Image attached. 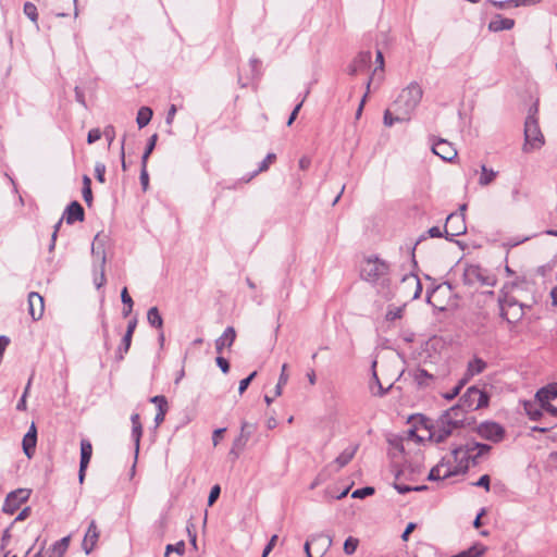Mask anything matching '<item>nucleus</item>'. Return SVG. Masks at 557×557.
Returning a JSON list of instances; mask_svg holds the SVG:
<instances>
[{
	"instance_id": "f257e3e1",
	"label": "nucleus",
	"mask_w": 557,
	"mask_h": 557,
	"mask_svg": "<svg viewBox=\"0 0 557 557\" xmlns=\"http://www.w3.org/2000/svg\"><path fill=\"white\" fill-rule=\"evenodd\" d=\"M361 278L372 284L377 294L391 300L395 293L391 287L389 264L379 257H368L363 260L360 270Z\"/></svg>"
},
{
	"instance_id": "f03ea898",
	"label": "nucleus",
	"mask_w": 557,
	"mask_h": 557,
	"mask_svg": "<svg viewBox=\"0 0 557 557\" xmlns=\"http://www.w3.org/2000/svg\"><path fill=\"white\" fill-rule=\"evenodd\" d=\"M468 410L460 403L446 410L437 420L436 425L431 432V437L435 442H444L455 429L462 428L467 421Z\"/></svg>"
},
{
	"instance_id": "7ed1b4c3",
	"label": "nucleus",
	"mask_w": 557,
	"mask_h": 557,
	"mask_svg": "<svg viewBox=\"0 0 557 557\" xmlns=\"http://www.w3.org/2000/svg\"><path fill=\"white\" fill-rule=\"evenodd\" d=\"M422 95V88L417 83H410L406 88H404L393 104L396 113L395 120L409 121L411 114L419 106Z\"/></svg>"
},
{
	"instance_id": "20e7f679",
	"label": "nucleus",
	"mask_w": 557,
	"mask_h": 557,
	"mask_svg": "<svg viewBox=\"0 0 557 557\" xmlns=\"http://www.w3.org/2000/svg\"><path fill=\"white\" fill-rule=\"evenodd\" d=\"M490 449V445L476 442L467 443L465 446L454 448L451 451V465L456 475L465 473L469 468L470 460L476 463L478 459L487 454Z\"/></svg>"
},
{
	"instance_id": "39448f33",
	"label": "nucleus",
	"mask_w": 557,
	"mask_h": 557,
	"mask_svg": "<svg viewBox=\"0 0 557 557\" xmlns=\"http://www.w3.org/2000/svg\"><path fill=\"white\" fill-rule=\"evenodd\" d=\"M536 112H537V107L534 106V108H532L530 110V113L525 119V123H524V140H525V143L523 145L524 152H530L533 149H540L545 143L544 136L539 126V121L535 116Z\"/></svg>"
},
{
	"instance_id": "423d86ee",
	"label": "nucleus",
	"mask_w": 557,
	"mask_h": 557,
	"mask_svg": "<svg viewBox=\"0 0 557 557\" xmlns=\"http://www.w3.org/2000/svg\"><path fill=\"white\" fill-rule=\"evenodd\" d=\"M462 281L469 287L479 288L494 286L496 277L488 270L478 264H468L463 269Z\"/></svg>"
},
{
	"instance_id": "0eeeda50",
	"label": "nucleus",
	"mask_w": 557,
	"mask_h": 557,
	"mask_svg": "<svg viewBox=\"0 0 557 557\" xmlns=\"http://www.w3.org/2000/svg\"><path fill=\"white\" fill-rule=\"evenodd\" d=\"M498 305L502 318L510 324L519 322L524 315V309L530 308L529 305L519 301V299L511 295H505L503 298L499 297Z\"/></svg>"
},
{
	"instance_id": "6e6552de",
	"label": "nucleus",
	"mask_w": 557,
	"mask_h": 557,
	"mask_svg": "<svg viewBox=\"0 0 557 557\" xmlns=\"http://www.w3.org/2000/svg\"><path fill=\"white\" fill-rule=\"evenodd\" d=\"M488 394L476 386L469 387L459 399L461 406H463L468 411L484 408L488 405Z\"/></svg>"
},
{
	"instance_id": "1a4fd4ad",
	"label": "nucleus",
	"mask_w": 557,
	"mask_h": 557,
	"mask_svg": "<svg viewBox=\"0 0 557 557\" xmlns=\"http://www.w3.org/2000/svg\"><path fill=\"white\" fill-rule=\"evenodd\" d=\"M467 231L465 216L462 213H450L445 223L444 232L446 238L453 240V237L460 236Z\"/></svg>"
},
{
	"instance_id": "9d476101",
	"label": "nucleus",
	"mask_w": 557,
	"mask_h": 557,
	"mask_svg": "<svg viewBox=\"0 0 557 557\" xmlns=\"http://www.w3.org/2000/svg\"><path fill=\"white\" fill-rule=\"evenodd\" d=\"M397 290L406 294L410 300H414L419 298L422 293V284L417 275L409 274L403 277Z\"/></svg>"
},
{
	"instance_id": "9b49d317",
	"label": "nucleus",
	"mask_w": 557,
	"mask_h": 557,
	"mask_svg": "<svg viewBox=\"0 0 557 557\" xmlns=\"http://www.w3.org/2000/svg\"><path fill=\"white\" fill-rule=\"evenodd\" d=\"M28 497L29 491L24 488H18L9 493L3 504V512L13 515L20 506L28 499Z\"/></svg>"
},
{
	"instance_id": "f8f14e48",
	"label": "nucleus",
	"mask_w": 557,
	"mask_h": 557,
	"mask_svg": "<svg viewBox=\"0 0 557 557\" xmlns=\"http://www.w3.org/2000/svg\"><path fill=\"white\" fill-rule=\"evenodd\" d=\"M478 434L485 440L499 442L503 440L505 431L496 422H483L478 426Z\"/></svg>"
},
{
	"instance_id": "ddd939ff",
	"label": "nucleus",
	"mask_w": 557,
	"mask_h": 557,
	"mask_svg": "<svg viewBox=\"0 0 557 557\" xmlns=\"http://www.w3.org/2000/svg\"><path fill=\"white\" fill-rule=\"evenodd\" d=\"M107 236L102 234H97L91 244V253L94 257V268H103L106 265V244Z\"/></svg>"
},
{
	"instance_id": "4468645a",
	"label": "nucleus",
	"mask_w": 557,
	"mask_h": 557,
	"mask_svg": "<svg viewBox=\"0 0 557 557\" xmlns=\"http://www.w3.org/2000/svg\"><path fill=\"white\" fill-rule=\"evenodd\" d=\"M432 151L445 161H453L457 157V150L453 144L443 138L432 143Z\"/></svg>"
},
{
	"instance_id": "2eb2a0df",
	"label": "nucleus",
	"mask_w": 557,
	"mask_h": 557,
	"mask_svg": "<svg viewBox=\"0 0 557 557\" xmlns=\"http://www.w3.org/2000/svg\"><path fill=\"white\" fill-rule=\"evenodd\" d=\"M456 475V471L453 470L450 459H443L438 465L433 467L428 475V480L437 481L444 480Z\"/></svg>"
},
{
	"instance_id": "dca6fc26",
	"label": "nucleus",
	"mask_w": 557,
	"mask_h": 557,
	"mask_svg": "<svg viewBox=\"0 0 557 557\" xmlns=\"http://www.w3.org/2000/svg\"><path fill=\"white\" fill-rule=\"evenodd\" d=\"M99 536L100 532L98 530L97 523L95 520H91L82 543V548L86 555H89L94 550Z\"/></svg>"
},
{
	"instance_id": "f3484780",
	"label": "nucleus",
	"mask_w": 557,
	"mask_h": 557,
	"mask_svg": "<svg viewBox=\"0 0 557 557\" xmlns=\"http://www.w3.org/2000/svg\"><path fill=\"white\" fill-rule=\"evenodd\" d=\"M372 55L370 51L360 52L348 66V74L356 76L359 73L364 72L369 67Z\"/></svg>"
},
{
	"instance_id": "a211bd4d",
	"label": "nucleus",
	"mask_w": 557,
	"mask_h": 557,
	"mask_svg": "<svg viewBox=\"0 0 557 557\" xmlns=\"http://www.w3.org/2000/svg\"><path fill=\"white\" fill-rule=\"evenodd\" d=\"M28 311L33 320H39L45 311L44 298L36 292L28 294Z\"/></svg>"
},
{
	"instance_id": "6ab92c4d",
	"label": "nucleus",
	"mask_w": 557,
	"mask_h": 557,
	"mask_svg": "<svg viewBox=\"0 0 557 557\" xmlns=\"http://www.w3.org/2000/svg\"><path fill=\"white\" fill-rule=\"evenodd\" d=\"M67 224H73L75 221H83L85 216L84 208L78 201H72L63 213Z\"/></svg>"
},
{
	"instance_id": "aec40b11",
	"label": "nucleus",
	"mask_w": 557,
	"mask_h": 557,
	"mask_svg": "<svg viewBox=\"0 0 557 557\" xmlns=\"http://www.w3.org/2000/svg\"><path fill=\"white\" fill-rule=\"evenodd\" d=\"M311 542L314 546V557H323L332 545V537L326 534L312 535Z\"/></svg>"
},
{
	"instance_id": "412c9836",
	"label": "nucleus",
	"mask_w": 557,
	"mask_h": 557,
	"mask_svg": "<svg viewBox=\"0 0 557 557\" xmlns=\"http://www.w3.org/2000/svg\"><path fill=\"white\" fill-rule=\"evenodd\" d=\"M236 338V332L233 326H227L223 334L215 341V350L222 354L224 347H231Z\"/></svg>"
},
{
	"instance_id": "4be33fe9",
	"label": "nucleus",
	"mask_w": 557,
	"mask_h": 557,
	"mask_svg": "<svg viewBox=\"0 0 557 557\" xmlns=\"http://www.w3.org/2000/svg\"><path fill=\"white\" fill-rule=\"evenodd\" d=\"M515 26V21L509 17H503L502 15H495L488 23V29L491 32L509 30Z\"/></svg>"
},
{
	"instance_id": "5701e85b",
	"label": "nucleus",
	"mask_w": 557,
	"mask_h": 557,
	"mask_svg": "<svg viewBox=\"0 0 557 557\" xmlns=\"http://www.w3.org/2000/svg\"><path fill=\"white\" fill-rule=\"evenodd\" d=\"M131 421H132V437L135 442V447H136V455L138 454V449H139V443H140V437H141V434H143V426H141V423H140V417L138 413H133L132 417H131Z\"/></svg>"
},
{
	"instance_id": "b1692460",
	"label": "nucleus",
	"mask_w": 557,
	"mask_h": 557,
	"mask_svg": "<svg viewBox=\"0 0 557 557\" xmlns=\"http://www.w3.org/2000/svg\"><path fill=\"white\" fill-rule=\"evenodd\" d=\"M376 366V361L372 362V369H374ZM392 387L389 385L387 388H384L383 385L380 382V379L375 372V370L372 371V380L370 382V391L375 396H384L388 389Z\"/></svg>"
},
{
	"instance_id": "393cba45",
	"label": "nucleus",
	"mask_w": 557,
	"mask_h": 557,
	"mask_svg": "<svg viewBox=\"0 0 557 557\" xmlns=\"http://www.w3.org/2000/svg\"><path fill=\"white\" fill-rule=\"evenodd\" d=\"M92 446L88 440L81 441V462L83 469H87L88 463L91 459Z\"/></svg>"
},
{
	"instance_id": "a878e982",
	"label": "nucleus",
	"mask_w": 557,
	"mask_h": 557,
	"mask_svg": "<svg viewBox=\"0 0 557 557\" xmlns=\"http://www.w3.org/2000/svg\"><path fill=\"white\" fill-rule=\"evenodd\" d=\"M557 398V383L549 384L540 388L535 394L536 400H546Z\"/></svg>"
},
{
	"instance_id": "bb28decb",
	"label": "nucleus",
	"mask_w": 557,
	"mask_h": 557,
	"mask_svg": "<svg viewBox=\"0 0 557 557\" xmlns=\"http://www.w3.org/2000/svg\"><path fill=\"white\" fill-rule=\"evenodd\" d=\"M358 446H351L344 449L341 455L335 459V463L337 465V469L345 467L350 460L354 458Z\"/></svg>"
},
{
	"instance_id": "cd10ccee",
	"label": "nucleus",
	"mask_w": 557,
	"mask_h": 557,
	"mask_svg": "<svg viewBox=\"0 0 557 557\" xmlns=\"http://www.w3.org/2000/svg\"><path fill=\"white\" fill-rule=\"evenodd\" d=\"M486 368V362L480 358H474L468 363L467 375L473 376L482 373Z\"/></svg>"
},
{
	"instance_id": "c85d7f7f",
	"label": "nucleus",
	"mask_w": 557,
	"mask_h": 557,
	"mask_svg": "<svg viewBox=\"0 0 557 557\" xmlns=\"http://www.w3.org/2000/svg\"><path fill=\"white\" fill-rule=\"evenodd\" d=\"M152 110L149 107H141L138 110L136 122L139 128L145 127L149 124L152 117Z\"/></svg>"
},
{
	"instance_id": "c756f323",
	"label": "nucleus",
	"mask_w": 557,
	"mask_h": 557,
	"mask_svg": "<svg viewBox=\"0 0 557 557\" xmlns=\"http://www.w3.org/2000/svg\"><path fill=\"white\" fill-rule=\"evenodd\" d=\"M147 320H148V323L156 329H161L163 325V319H162L157 307H151L148 310Z\"/></svg>"
},
{
	"instance_id": "7c9ffc66",
	"label": "nucleus",
	"mask_w": 557,
	"mask_h": 557,
	"mask_svg": "<svg viewBox=\"0 0 557 557\" xmlns=\"http://www.w3.org/2000/svg\"><path fill=\"white\" fill-rule=\"evenodd\" d=\"M410 468V471L413 473L416 472V469H413L411 467V465H408V466H405L403 470H400L397 474H396V481H398L400 479L401 475H404L405 471L407 469ZM417 471L419 472V469H417ZM394 487L397 490V492L399 494H406L408 492H411L412 491V486H409V485H406V484H403V483H399V482H395L394 483Z\"/></svg>"
},
{
	"instance_id": "2f4dec72",
	"label": "nucleus",
	"mask_w": 557,
	"mask_h": 557,
	"mask_svg": "<svg viewBox=\"0 0 557 557\" xmlns=\"http://www.w3.org/2000/svg\"><path fill=\"white\" fill-rule=\"evenodd\" d=\"M37 444V437H34L32 435H24L23 437V451L28 457L32 458L35 454V448Z\"/></svg>"
},
{
	"instance_id": "473e14b6",
	"label": "nucleus",
	"mask_w": 557,
	"mask_h": 557,
	"mask_svg": "<svg viewBox=\"0 0 557 557\" xmlns=\"http://www.w3.org/2000/svg\"><path fill=\"white\" fill-rule=\"evenodd\" d=\"M497 176V172L492 170V169H487L484 164L481 166V176L479 178V184L481 186H487L490 185L494 180L495 177Z\"/></svg>"
},
{
	"instance_id": "72a5a7b5",
	"label": "nucleus",
	"mask_w": 557,
	"mask_h": 557,
	"mask_svg": "<svg viewBox=\"0 0 557 557\" xmlns=\"http://www.w3.org/2000/svg\"><path fill=\"white\" fill-rule=\"evenodd\" d=\"M70 536L62 537L53 544L52 554L54 557H63L69 548Z\"/></svg>"
},
{
	"instance_id": "f704fd0d",
	"label": "nucleus",
	"mask_w": 557,
	"mask_h": 557,
	"mask_svg": "<svg viewBox=\"0 0 557 557\" xmlns=\"http://www.w3.org/2000/svg\"><path fill=\"white\" fill-rule=\"evenodd\" d=\"M132 338H133V336L124 334V336L121 341V344L119 345V347L116 349V358L119 360H123L124 355L127 354V351L129 350V347L132 344Z\"/></svg>"
},
{
	"instance_id": "c9c22d12",
	"label": "nucleus",
	"mask_w": 557,
	"mask_h": 557,
	"mask_svg": "<svg viewBox=\"0 0 557 557\" xmlns=\"http://www.w3.org/2000/svg\"><path fill=\"white\" fill-rule=\"evenodd\" d=\"M276 159L275 153H268V156L264 158V160L260 163L259 169L255 171L252 174H250L247 178H245V182H249L252 180L258 173L267 171L269 169V165Z\"/></svg>"
},
{
	"instance_id": "e433bc0d",
	"label": "nucleus",
	"mask_w": 557,
	"mask_h": 557,
	"mask_svg": "<svg viewBox=\"0 0 557 557\" xmlns=\"http://www.w3.org/2000/svg\"><path fill=\"white\" fill-rule=\"evenodd\" d=\"M157 140H158V135L157 134H153L149 138L147 147L145 149V152H144V154L141 157V165L147 166L148 158L152 153V151H153V149L156 147Z\"/></svg>"
},
{
	"instance_id": "4c0bfd02",
	"label": "nucleus",
	"mask_w": 557,
	"mask_h": 557,
	"mask_svg": "<svg viewBox=\"0 0 557 557\" xmlns=\"http://www.w3.org/2000/svg\"><path fill=\"white\" fill-rule=\"evenodd\" d=\"M287 370V364L284 363L282 366V371H281V374H280V377H278V382L275 386V394H274V397H277L282 394V388L283 386L287 383L288 381V374L286 372Z\"/></svg>"
},
{
	"instance_id": "58836bf2",
	"label": "nucleus",
	"mask_w": 557,
	"mask_h": 557,
	"mask_svg": "<svg viewBox=\"0 0 557 557\" xmlns=\"http://www.w3.org/2000/svg\"><path fill=\"white\" fill-rule=\"evenodd\" d=\"M359 545V540L352 536H349L344 542V552L346 555H352Z\"/></svg>"
},
{
	"instance_id": "ea45409f",
	"label": "nucleus",
	"mask_w": 557,
	"mask_h": 557,
	"mask_svg": "<svg viewBox=\"0 0 557 557\" xmlns=\"http://www.w3.org/2000/svg\"><path fill=\"white\" fill-rule=\"evenodd\" d=\"M374 492H375L374 487H372V486H364V487L355 490L352 492V494H351V497H354V498H364L367 496L373 495Z\"/></svg>"
},
{
	"instance_id": "a19ab883",
	"label": "nucleus",
	"mask_w": 557,
	"mask_h": 557,
	"mask_svg": "<svg viewBox=\"0 0 557 557\" xmlns=\"http://www.w3.org/2000/svg\"><path fill=\"white\" fill-rule=\"evenodd\" d=\"M256 425L252 423H249L247 421L242 422L240 426V435L242 437H245L247 441L250 438L251 434L255 432Z\"/></svg>"
},
{
	"instance_id": "79ce46f5",
	"label": "nucleus",
	"mask_w": 557,
	"mask_h": 557,
	"mask_svg": "<svg viewBox=\"0 0 557 557\" xmlns=\"http://www.w3.org/2000/svg\"><path fill=\"white\" fill-rule=\"evenodd\" d=\"M552 399H546V400H536L539 404H540V407L542 410L548 412L549 414H552L553 417H556L557 418V407L553 406L549 401Z\"/></svg>"
},
{
	"instance_id": "37998d69",
	"label": "nucleus",
	"mask_w": 557,
	"mask_h": 557,
	"mask_svg": "<svg viewBox=\"0 0 557 557\" xmlns=\"http://www.w3.org/2000/svg\"><path fill=\"white\" fill-rule=\"evenodd\" d=\"M24 13L27 17H29L33 22L37 21L38 14H37V8L35 4L30 2H26L24 4Z\"/></svg>"
},
{
	"instance_id": "c03bdc74",
	"label": "nucleus",
	"mask_w": 557,
	"mask_h": 557,
	"mask_svg": "<svg viewBox=\"0 0 557 557\" xmlns=\"http://www.w3.org/2000/svg\"><path fill=\"white\" fill-rule=\"evenodd\" d=\"M165 549H166V556H169V554L172 552H175L178 555H183L185 552V542L180 541L176 544H169V545H166Z\"/></svg>"
},
{
	"instance_id": "a18cd8bd",
	"label": "nucleus",
	"mask_w": 557,
	"mask_h": 557,
	"mask_svg": "<svg viewBox=\"0 0 557 557\" xmlns=\"http://www.w3.org/2000/svg\"><path fill=\"white\" fill-rule=\"evenodd\" d=\"M416 380L419 385H429L428 380H433V375L429 374L425 370L420 369L416 374Z\"/></svg>"
},
{
	"instance_id": "49530a36",
	"label": "nucleus",
	"mask_w": 557,
	"mask_h": 557,
	"mask_svg": "<svg viewBox=\"0 0 557 557\" xmlns=\"http://www.w3.org/2000/svg\"><path fill=\"white\" fill-rule=\"evenodd\" d=\"M106 165L102 162L95 164V175L98 182L104 183Z\"/></svg>"
},
{
	"instance_id": "de8ad7c7",
	"label": "nucleus",
	"mask_w": 557,
	"mask_h": 557,
	"mask_svg": "<svg viewBox=\"0 0 557 557\" xmlns=\"http://www.w3.org/2000/svg\"><path fill=\"white\" fill-rule=\"evenodd\" d=\"M466 383V380H461L449 393L444 394V398L447 400L454 399L456 396L459 395L461 388L463 387Z\"/></svg>"
},
{
	"instance_id": "09e8293b",
	"label": "nucleus",
	"mask_w": 557,
	"mask_h": 557,
	"mask_svg": "<svg viewBox=\"0 0 557 557\" xmlns=\"http://www.w3.org/2000/svg\"><path fill=\"white\" fill-rule=\"evenodd\" d=\"M256 375H257V372L253 371L246 379H244L239 382V386H238L239 394H243L248 388L249 384L251 383V381L255 379Z\"/></svg>"
},
{
	"instance_id": "8fccbe9b",
	"label": "nucleus",
	"mask_w": 557,
	"mask_h": 557,
	"mask_svg": "<svg viewBox=\"0 0 557 557\" xmlns=\"http://www.w3.org/2000/svg\"><path fill=\"white\" fill-rule=\"evenodd\" d=\"M525 410L531 420H539L542 417V409H536L533 405H525Z\"/></svg>"
},
{
	"instance_id": "3c124183",
	"label": "nucleus",
	"mask_w": 557,
	"mask_h": 557,
	"mask_svg": "<svg viewBox=\"0 0 557 557\" xmlns=\"http://www.w3.org/2000/svg\"><path fill=\"white\" fill-rule=\"evenodd\" d=\"M220 493H221L220 485L212 486V488L210 491V494H209V497H208V505L209 506H212L216 502V499L220 496Z\"/></svg>"
},
{
	"instance_id": "603ef678",
	"label": "nucleus",
	"mask_w": 557,
	"mask_h": 557,
	"mask_svg": "<svg viewBox=\"0 0 557 557\" xmlns=\"http://www.w3.org/2000/svg\"><path fill=\"white\" fill-rule=\"evenodd\" d=\"M139 180H140V184H141L143 189L147 190L148 189V185H149V175H148V172H147V166L141 165V171H140Z\"/></svg>"
},
{
	"instance_id": "864d4df0",
	"label": "nucleus",
	"mask_w": 557,
	"mask_h": 557,
	"mask_svg": "<svg viewBox=\"0 0 557 557\" xmlns=\"http://www.w3.org/2000/svg\"><path fill=\"white\" fill-rule=\"evenodd\" d=\"M101 135L102 134L99 128L90 129L87 135V143L94 144V143L98 141L101 138Z\"/></svg>"
},
{
	"instance_id": "5fc2aeb1",
	"label": "nucleus",
	"mask_w": 557,
	"mask_h": 557,
	"mask_svg": "<svg viewBox=\"0 0 557 557\" xmlns=\"http://www.w3.org/2000/svg\"><path fill=\"white\" fill-rule=\"evenodd\" d=\"M63 216L55 223L54 225V230H53V233L51 235V244L49 246V250L52 251L53 248H54V245H55V240H57V236H58V232L62 225V222H63Z\"/></svg>"
},
{
	"instance_id": "6e6d98bb",
	"label": "nucleus",
	"mask_w": 557,
	"mask_h": 557,
	"mask_svg": "<svg viewBox=\"0 0 557 557\" xmlns=\"http://www.w3.org/2000/svg\"><path fill=\"white\" fill-rule=\"evenodd\" d=\"M401 312H403V309L400 307L394 308V309H389L386 312V320L387 321H394L396 319H399L401 317Z\"/></svg>"
},
{
	"instance_id": "4d7b16f0",
	"label": "nucleus",
	"mask_w": 557,
	"mask_h": 557,
	"mask_svg": "<svg viewBox=\"0 0 557 557\" xmlns=\"http://www.w3.org/2000/svg\"><path fill=\"white\" fill-rule=\"evenodd\" d=\"M99 270V275H96L95 276V285L97 288H100L104 282H106V276H104V267L103 268H97V270H95V272H97Z\"/></svg>"
},
{
	"instance_id": "13d9d810",
	"label": "nucleus",
	"mask_w": 557,
	"mask_h": 557,
	"mask_svg": "<svg viewBox=\"0 0 557 557\" xmlns=\"http://www.w3.org/2000/svg\"><path fill=\"white\" fill-rule=\"evenodd\" d=\"M121 300L125 306H129V308H133L134 302L126 287H124L121 292Z\"/></svg>"
},
{
	"instance_id": "bf43d9fd",
	"label": "nucleus",
	"mask_w": 557,
	"mask_h": 557,
	"mask_svg": "<svg viewBox=\"0 0 557 557\" xmlns=\"http://www.w3.org/2000/svg\"><path fill=\"white\" fill-rule=\"evenodd\" d=\"M218 367L222 370L223 373H227L230 371L228 361L222 356L216 357L215 359Z\"/></svg>"
},
{
	"instance_id": "052dcab7",
	"label": "nucleus",
	"mask_w": 557,
	"mask_h": 557,
	"mask_svg": "<svg viewBox=\"0 0 557 557\" xmlns=\"http://www.w3.org/2000/svg\"><path fill=\"white\" fill-rule=\"evenodd\" d=\"M490 482H491L490 475L484 474L474 483V485L479 486V487H484L486 491H488Z\"/></svg>"
},
{
	"instance_id": "680f3d73",
	"label": "nucleus",
	"mask_w": 557,
	"mask_h": 557,
	"mask_svg": "<svg viewBox=\"0 0 557 557\" xmlns=\"http://www.w3.org/2000/svg\"><path fill=\"white\" fill-rule=\"evenodd\" d=\"M276 541H277V535H276V534H274V535L270 539L269 543L265 545V547H264V549H263V553H262V557H267V556L270 554V552H271V550L273 549V547L275 546Z\"/></svg>"
},
{
	"instance_id": "e2e57ef3",
	"label": "nucleus",
	"mask_w": 557,
	"mask_h": 557,
	"mask_svg": "<svg viewBox=\"0 0 557 557\" xmlns=\"http://www.w3.org/2000/svg\"><path fill=\"white\" fill-rule=\"evenodd\" d=\"M384 125L385 126H392L395 122H398L397 120H395V116L393 115V113L391 112V110H386L384 112Z\"/></svg>"
},
{
	"instance_id": "0e129e2a",
	"label": "nucleus",
	"mask_w": 557,
	"mask_h": 557,
	"mask_svg": "<svg viewBox=\"0 0 557 557\" xmlns=\"http://www.w3.org/2000/svg\"><path fill=\"white\" fill-rule=\"evenodd\" d=\"M302 101H300L295 108L294 110L292 111L289 117H288V121H287V126H290L293 124V122L296 120L297 115H298V112L302 106Z\"/></svg>"
},
{
	"instance_id": "69168bd1",
	"label": "nucleus",
	"mask_w": 557,
	"mask_h": 557,
	"mask_svg": "<svg viewBox=\"0 0 557 557\" xmlns=\"http://www.w3.org/2000/svg\"><path fill=\"white\" fill-rule=\"evenodd\" d=\"M247 442L248 441L245 437H242V435L239 434V436L234 440L233 446H234V448H237L238 450H243L244 447L246 446Z\"/></svg>"
},
{
	"instance_id": "338daca9",
	"label": "nucleus",
	"mask_w": 557,
	"mask_h": 557,
	"mask_svg": "<svg viewBox=\"0 0 557 557\" xmlns=\"http://www.w3.org/2000/svg\"><path fill=\"white\" fill-rule=\"evenodd\" d=\"M83 198L85 200V202L90 206L91 205V201H92V191H91V187H83Z\"/></svg>"
},
{
	"instance_id": "774afa93",
	"label": "nucleus",
	"mask_w": 557,
	"mask_h": 557,
	"mask_svg": "<svg viewBox=\"0 0 557 557\" xmlns=\"http://www.w3.org/2000/svg\"><path fill=\"white\" fill-rule=\"evenodd\" d=\"M414 529H416V523H413V522L408 523L405 531L401 534V540L408 541L409 535L413 532Z\"/></svg>"
}]
</instances>
